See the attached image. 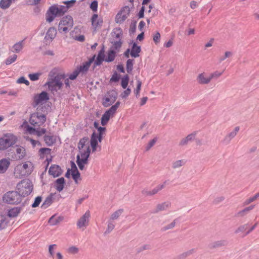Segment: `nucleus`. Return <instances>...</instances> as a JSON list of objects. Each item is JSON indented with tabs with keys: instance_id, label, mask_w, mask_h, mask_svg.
<instances>
[{
	"instance_id": "41",
	"label": "nucleus",
	"mask_w": 259,
	"mask_h": 259,
	"mask_svg": "<svg viewBox=\"0 0 259 259\" xmlns=\"http://www.w3.org/2000/svg\"><path fill=\"white\" fill-rule=\"evenodd\" d=\"M123 212V209H119L116 210L111 214L110 219L113 220L117 219Z\"/></svg>"
},
{
	"instance_id": "34",
	"label": "nucleus",
	"mask_w": 259,
	"mask_h": 259,
	"mask_svg": "<svg viewBox=\"0 0 259 259\" xmlns=\"http://www.w3.org/2000/svg\"><path fill=\"white\" fill-rule=\"evenodd\" d=\"M239 126H236L232 132H230L226 136L225 139L230 140L234 138L239 131Z\"/></svg>"
},
{
	"instance_id": "59",
	"label": "nucleus",
	"mask_w": 259,
	"mask_h": 259,
	"mask_svg": "<svg viewBox=\"0 0 259 259\" xmlns=\"http://www.w3.org/2000/svg\"><path fill=\"white\" fill-rule=\"evenodd\" d=\"M131 93V90L130 88L126 89L121 94V97L122 98H126Z\"/></svg>"
},
{
	"instance_id": "47",
	"label": "nucleus",
	"mask_w": 259,
	"mask_h": 259,
	"mask_svg": "<svg viewBox=\"0 0 259 259\" xmlns=\"http://www.w3.org/2000/svg\"><path fill=\"white\" fill-rule=\"evenodd\" d=\"M56 16L53 14L52 13L49 12V11H47L46 13V20L48 22H52L54 19L55 18Z\"/></svg>"
},
{
	"instance_id": "27",
	"label": "nucleus",
	"mask_w": 259,
	"mask_h": 259,
	"mask_svg": "<svg viewBox=\"0 0 259 259\" xmlns=\"http://www.w3.org/2000/svg\"><path fill=\"white\" fill-rule=\"evenodd\" d=\"M44 141L48 146H51L55 143L56 138L53 135H46L44 137Z\"/></svg>"
},
{
	"instance_id": "20",
	"label": "nucleus",
	"mask_w": 259,
	"mask_h": 259,
	"mask_svg": "<svg viewBox=\"0 0 259 259\" xmlns=\"http://www.w3.org/2000/svg\"><path fill=\"white\" fill-rule=\"evenodd\" d=\"M62 172L61 168L58 165H54L49 169V173L54 177L59 176Z\"/></svg>"
},
{
	"instance_id": "30",
	"label": "nucleus",
	"mask_w": 259,
	"mask_h": 259,
	"mask_svg": "<svg viewBox=\"0 0 259 259\" xmlns=\"http://www.w3.org/2000/svg\"><path fill=\"white\" fill-rule=\"evenodd\" d=\"M116 53L115 50L111 49L107 53V57L105 59V61H113L115 57Z\"/></svg>"
},
{
	"instance_id": "60",
	"label": "nucleus",
	"mask_w": 259,
	"mask_h": 259,
	"mask_svg": "<svg viewBox=\"0 0 259 259\" xmlns=\"http://www.w3.org/2000/svg\"><path fill=\"white\" fill-rule=\"evenodd\" d=\"M41 201V198L40 197H37L34 200V203L32 204V207H36L39 205Z\"/></svg>"
},
{
	"instance_id": "64",
	"label": "nucleus",
	"mask_w": 259,
	"mask_h": 259,
	"mask_svg": "<svg viewBox=\"0 0 259 259\" xmlns=\"http://www.w3.org/2000/svg\"><path fill=\"white\" fill-rule=\"evenodd\" d=\"M172 45H173V40L172 39H169L168 41L165 42L164 44V47L166 48H170V47H171L172 46Z\"/></svg>"
},
{
	"instance_id": "61",
	"label": "nucleus",
	"mask_w": 259,
	"mask_h": 259,
	"mask_svg": "<svg viewBox=\"0 0 259 259\" xmlns=\"http://www.w3.org/2000/svg\"><path fill=\"white\" fill-rule=\"evenodd\" d=\"M17 82L19 83H25L26 85L29 84V82L26 80L24 77H21L19 78Z\"/></svg>"
},
{
	"instance_id": "26",
	"label": "nucleus",
	"mask_w": 259,
	"mask_h": 259,
	"mask_svg": "<svg viewBox=\"0 0 259 259\" xmlns=\"http://www.w3.org/2000/svg\"><path fill=\"white\" fill-rule=\"evenodd\" d=\"M196 133L194 132L188 135L186 138L183 139L180 142V145H184L187 144L189 141L194 139Z\"/></svg>"
},
{
	"instance_id": "49",
	"label": "nucleus",
	"mask_w": 259,
	"mask_h": 259,
	"mask_svg": "<svg viewBox=\"0 0 259 259\" xmlns=\"http://www.w3.org/2000/svg\"><path fill=\"white\" fill-rule=\"evenodd\" d=\"M185 163V162L183 160H177L174 162L172 164V167L174 168H179Z\"/></svg>"
},
{
	"instance_id": "63",
	"label": "nucleus",
	"mask_w": 259,
	"mask_h": 259,
	"mask_svg": "<svg viewBox=\"0 0 259 259\" xmlns=\"http://www.w3.org/2000/svg\"><path fill=\"white\" fill-rule=\"evenodd\" d=\"M120 105L119 102H117L116 104L114 105H113L110 109L114 113L116 112V110L118 108L119 106Z\"/></svg>"
},
{
	"instance_id": "4",
	"label": "nucleus",
	"mask_w": 259,
	"mask_h": 259,
	"mask_svg": "<svg viewBox=\"0 0 259 259\" xmlns=\"http://www.w3.org/2000/svg\"><path fill=\"white\" fill-rule=\"evenodd\" d=\"M33 168V165L30 161H27L17 165L14 169V175L16 178H21L30 175Z\"/></svg>"
},
{
	"instance_id": "24",
	"label": "nucleus",
	"mask_w": 259,
	"mask_h": 259,
	"mask_svg": "<svg viewBox=\"0 0 259 259\" xmlns=\"http://www.w3.org/2000/svg\"><path fill=\"white\" fill-rule=\"evenodd\" d=\"M104 52L105 51L104 48H103L102 50L100 51L98 55L97 59L95 62V65L97 66L100 65L102 63V62L105 60L104 59Z\"/></svg>"
},
{
	"instance_id": "55",
	"label": "nucleus",
	"mask_w": 259,
	"mask_h": 259,
	"mask_svg": "<svg viewBox=\"0 0 259 259\" xmlns=\"http://www.w3.org/2000/svg\"><path fill=\"white\" fill-rule=\"evenodd\" d=\"M79 71L77 69L74 70L72 73L70 74L69 76V79L71 80L75 79L79 73Z\"/></svg>"
},
{
	"instance_id": "5",
	"label": "nucleus",
	"mask_w": 259,
	"mask_h": 259,
	"mask_svg": "<svg viewBox=\"0 0 259 259\" xmlns=\"http://www.w3.org/2000/svg\"><path fill=\"white\" fill-rule=\"evenodd\" d=\"M18 141L17 137L10 133L4 134L0 138V151H4L14 145Z\"/></svg>"
},
{
	"instance_id": "37",
	"label": "nucleus",
	"mask_w": 259,
	"mask_h": 259,
	"mask_svg": "<svg viewBox=\"0 0 259 259\" xmlns=\"http://www.w3.org/2000/svg\"><path fill=\"white\" fill-rule=\"evenodd\" d=\"M71 172L73 179L76 182L78 179L79 178L80 174L75 164L74 168H72Z\"/></svg>"
},
{
	"instance_id": "15",
	"label": "nucleus",
	"mask_w": 259,
	"mask_h": 259,
	"mask_svg": "<svg viewBox=\"0 0 259 259\" xmlns=\"http://www.w3.org/2000/svg\"><path fill=\"white\" fill-rule=\"evenodd\" d=\"M92 25L95 29L97 27H101L103 23L102 18L99 17L98 15L94 14L91 18Z\"/></svg>"
},
{
	"instance_id": "54",
	"label": "nucleus",
	"mask_w": 259,
	"mask_h": 259,
	"mask_svg": "<svg viewBox=\"0 0 259 259\" xmlns=\"http://www.w3.org/2000/svg\"><path fill=\"white\" fill-rule=\"evenodd\" d=\"M120 78V75L117 72H115L112 75L110 81V82H117L119 80Z\"/></svg>"
},
{
	"instance_id": "45",
	"label": "nucleus",
	"mask_w": 259,
	"mask_h": 259,
	"mask_svg": "<svg viewBox=\"0 0 259 259\" xmlns=\"http://www.w3.org/2000/svg\"><path fill=\"white\" fill-rule=\"evenodd\" d=\"M133 60L132 59H128L127 60L126 62V70L128 73H131L133 70Z\"/></svg>"
},
{
	"instance_id": "32",
	"label": "nucleus",
	"mask_w": 259,
	"mask_h": 259,
	"mask_svg": "<svg viewBox=\"0 0 259 259\" xmlns=\"http://www.w3.org/2000/svg\"><path fill=\"white\" fill-rule=\"evenodd\" d=\"M116 96H114L112 97L109 98V97H106L103 101V105L105 107H107L112 104L116 100Z\"/></svg>"
},
{
	"instance_id": "1",
	"label": "nucleus",
	"mask_w": 259,
	"mask_h": 259,
	"mask_svg": "<svg viewBox=\"0 0 259 259\" xmlns=\"http://www.w3.org/2000/svg\"><path fill=\"white\" fill-rule=\"evenodd\" d=\"M105 131L106 128H99V133L94 132L91 136L90 142L88 138H83L80 140L78 144L79 153L77 155L76 162L80 170H82L84 165L88 163L91 152L90 146H91L92 151L95 152L98 146V143L101 142Z\"/></svg>"
},
{
	"instance_id": "3",
	"label": "nucleus",
	"mask_w": 259,
	"mask_h": 259,
	"mask_svg": "<svg viewBox=\"0 0 259 259\" xmlns=\"http://www.w3.org/2000/svg\"><path fill=\"white\" fill-rule=\"evenodd\" d=\"M46 116L39 112H35L32 114L29 119L30 123L34 127L28 126L27 131L31 134H35L38 136H41L45 134L46 130L44 128H39L46 121Z\"/></svg>"
},
{
	"instance_id": "43",
	"label": "nucleus",
	"mask_w": 259,
	"mask_h": 259,
	"mask_svg": "<svg viewBox=\"0 0 259 259\" xmlns=\"http://www.w3.org/2000/svg\"><path fill=\"white\" fill-rule=\"evenodd\" d=\"M7 225L6 217L4 215L0 214V229L5 228Z\"/></svg>"
},
{
	"instance_id": "17",
	"label": "nucleus",
	"mask_w": 259,
	"mask_h": 259,
	"mask_svg": "<svg viewBox=\"0 0 259 259\" xmlns=\"http://www.w3.org/2000/svg\"><path fill=\"white\" fill-rule=\"evenodd\" d=\"M123 32L120 27H116L113 29L111 33L112 39L121 40Z\"/></svg>"
},
{
	"instance_id": "16",
	"label": "nucleus",
	"mask_w": 259,
	"mask_h": 259,
	"mask_svg": "<svg viewBox=\"0 0 259 259\" xmlns=\"http://www.w3.org/2000/svg\"><path fill=\"white\" fill-rule=\"evenodd\" d=\"M95 57L96 56L94 55L88 61L83 63L81 65H80L79 67L77 68L78 71H79V72L84 73L87 72L88 70L91 63H92L94 61Z\"/></svg>"
},
{
	"instance_id": "40",
	"label": "nucleus",
	"mask_w": 259,
	"mask_h": 259,
	"mask_svg": "<svg viewBox=\"0 0 259 259\" xmlns=\"http://www.w3.org/2000/svg\"><path fill=\"white\" fill-rule=\"evenodd\" d=\"M13 0H1L0 2L1 8L5 9L9 8Z\"/></svg>"
},
{
	"instance_id": "44",
	"label": "nucleus",
	"mask_w": 259,
	"mask_h": 259,
	"mask_svg": "<svg viewBox=\"0 0 259 259\" xmlns=\"http://www.w3.org/2000/svg\"><path fill=\"white\" fill-rule=\"evenodd\" d=\"M17 58V56L15 54H13L12 56L8 57L5 61V63L6 65H10L13 62H14Z\"/></svg>"
},
{
	"instance_id": "38",
	"label": "nucleus",
	"mask_w": 259,
	"mask_h": 259,
	"mask_svg": "<svg viewBox=\"0 0 259 259\" xmlns=\"http://www.w3.org/2000/svg\"><path fill=\"white\" fill-rule=\"evenodd\" d=\"M129 77L127 75H124L121 79V85L123 89H126L128 85Z\"/></svg>"
},
{
	"instance_id": "39",
	"label": "nucleus",
	"mask_w": 259,
	"mask_h": 259,
	"mask_svg": "<svg viewBox=\"0 0 259 259\" xmlns=\"http://www.w3.org/2000/svg\"><path fill=\"white\" fill-rule=\"evenodd\" d=\"M57 245L56 244H51L49 246V253L50 256L55 258V251L57 249Z\"/></svg>"
},
{
	"instance_id": "2",
	"label": "nucleus",
	"mask_w": 259,
	"mask_h": 259,
	"mask_svg": "<svg viewBox=\"0 0 259 259\" xmlns=\"http://www.w3.org/2000/svg\"><path fill=\"white\" fill-rule=\"evenodd\" d=\"M65 77V74L61 72L59 68H53L49 72L48 81L45 86L48 87L49 90L52 93L57 92L62 88V81Z\"/></svg>"
},
{
	"instance_id": "52",
	"label": "nucleus",
	"mask_w": 259,
	"mask_h": 259,
	"mask_svg": "<svg viewBox=\"0 0 259 259\" xmlns=\"http://www.w3.org/2000/svg\"><path fill=\"white\" fill-rule=\"evenodd\" d=\"M78 248L74 246H72L68 248L67 251L69 253L76 254L78 252Z\"/></svg>"
},
{
	"instance_id": "62",
	"label": "nucleus",
	"mask_w": 259,
	"mask_h": 259,
	"mask_svg": "<svg viewBox=\"0 0 259 259\" xmlns=\"http://www.w3.org/2000/svg\"><path fill=\"white\" fill-rule=\"evenodd\" d=\"M247 228V225H244L240 226L236 231L235 233H238L240 232H244Z\"/></svg>"
},
{
	"instance_id": "9",
	"label": "nucleus",
	"mask_w": 259,
	"mask_h": 259,
	"mask_svg": "<svg viewBox=\"0 0 259 259\" xmlns=\"http://www.w3.org/2000/svg\"><path fill=\"white\" fill-rule=\"evenodd\" d=\"M75 0H71L70 1H67L64 2L65 4L67 5V7L52 6H51L48 11L52 13L53 14L57 16V15H61L63 14L67 10V8L70 7L72 4L75 3Z\"/></svg>"
},
{
	"instance_id": "18",
	"label": "nucleus",
	"mask_w": 259,
	"mask_h": 259,
	"mask_svg": "<svg viewBox=\"0 0 259 259\" xmlns=\"http://www.w3.org/2000/svg\"><path fill=\"white\" fill-rule=\"evenodd\" d=\"M115 113L110 109L106 111L103 115L101 118V123L103 125H105L109 120L110 117L113 116Z\"/></svg>"
},
{
	"instance_id": "23",
	"label": "nucleus",
	"mask_w": 259,
	"mask_h": 259,
	"mask_svg": "<svg viewBox=\"0 0 259 259\" xmlns=\"http://www.w3.org/2000/svg\"><path fill=\"white\" fill-rule=\"evenodd\" d=\"M140 51L141 47L138 46L136 43H134L131 49L130 55L133 57H138L139 56Z\"/></svg>"
},
{
	"instance_id": "50",
	"label": "nucleus",
	"mask_w": 259,
	"mask_h": 259,
	"mask_svg": "<svg viewBox=\"0 0 259 259\" xmlns=\"http://www.w3.org/2000/svg\"><path fill=\"white\" fill-rule=\"evenodd\" d=\"M40 75L41 73H39L30 74H29V77L31 80L35 81L39 79V77L40 76Z\"/></svg>"
},
{
	"instance_id": "51",
	"label": "nucleus",
	"mask_w": 259,
	"mask_h": 259,
	"mask_svg": "<svg viewBox=\"0 0 259 259\" xmlns=\"http://www.w3.org/2000/svg\"><path fill=\"white\" fill-rule=\"evenodd\" d=\"M157 138H155L153 139L150 141L145 148L146 150L147 151L149 150L155 144L156 142L157 141Z\"/></svg>"
},
{
	"instance_id": "11",
	"label": "nucleus",
	"mask_w": 259,
	"mask_h": 259,
	"mask_svg": "<svg viewBox=\"0 0 259 259\" xmlns=\"http://www.w3.org/2000/svg\"><path fill=\"white\" fill-rule=\"evenodd\" d=\"M90 217V211H87L77 221L76 224L77 228L84 230L89 225Z\"/></svg>"
},
{
	"instance_id": "22",
	"label": "nucleus",
	"mask_w": 259,
	"mask_h": 259,
	"mask_svg": "<svg viewBox=\"0 0 259 259\" xmlns=\"http://www.w3.org/2000/svg\"><path fill=\"white\" fill-rule=\"evenodd\" d=\"M51 150L48 148L40 149L39 150V155L40 158H46V160H48L49 157H50L51 155Z\"/></svg>"
},
{
	"instance_id": "29",
	"label": "nucleus",
	"mask_w": 259,
	"mask_h": 259,
	"mask_svg": "<svg viewBox=\"0 0 259 259\" xmlns=\"http://www.w3.org/2000/svg\"><path fill=\"white\" fill-rule=\"evenodd\" d=\"M111 44H112V46L111 49L115 51H118L122 46V41L121 40H116L114 39H112Z\"/></svg>"
},
{
	"instance_id": "8",
	"label": "nucleus",
	"mask_w": 259,
	"mask_h": 259,
	"mask_svg": "<svg viewBox=\"0 0 259 259\" xmlns=\"http://www.w3.org/2000/svg\"><path fill=\"white\" fill-rule=\"evenodd\" d=\"M3 200L4 202L12 204H18L21 201V197L16 191H9L6 193L3 197Z\"/></svg>"
},
{
	"instance_id": "25",
	"label": "nucleus",
	"mask_w": 259,
	"mask_h": 259,
	"mask_svg": "<svg viewBox=\"0 0 259 259\" xmlns=\"http://www.w3.org/2000/svg\"><path fill=\"white\" fill-rule=\"evenodd\" d=\"M21 210L20 207H14L9 210L8 215L11 218L16 217L20 213Z\"/></svg>"
},
{
	"instance_id": "56",
	"label": "nucleus",
	"mask_w": 259,
	"mask_h": 259,
	"mask_svg": "<svg viewBox=\"0 0 259 259\" xmlns=\"http://www.w3.org/2000/svg\"><path fill=\"white\" fill-rule=\"evenodd\" d=\"M53 196L52 194H51L48 196L44 203V205H50L51 204H52L53 202Z\"/></svg>"
},
{
	"instance_id": "46",
	"label": "nucleus",
	"mask_w": 259,
	"mask_h": 259,
	"mask_svg": "<svg viewBox=\"0 0 259 259\" xmlns=\"http://www.w3.org/2000/svg\"><path fill=\"white\" fill-rule=\"evenodd\" d=\"M137 85L136 89L134 90V93L136 96L137 97H139L140 92L141 90V88L142 85V82L140 80H138L137 81Z\"/></svg>"
},
{
	"instance_id": "58",
	"label": "nucleus",
	"mask_w": 259,
	"mask_h": 259,
	"mask_svg": "<svg viewBox=\"0 0 259 259\" xmlns=\"http://www.w3.org/2000/svg\"><path fill=\"white\" fill-rule=\"evenodd\" d=\"M233 54L230 51H227L225 53L224 56L220 58V61H223L227 58H229L232 56Z\"/></svg>"
},
{
	"instance_id": "42",
	"label": "nucleus",
	"mask_w": 259,
	"mask_h": 259,
	"mask_svg": "<svg viewBox=\"0 0 259 259\" xmlns=\"http://www.w3.org/2000/svg\"><path fill=\"white\" fill-rule=\"evenodd\" d=\"M161 35L159 32H155L153 35V40L155 45H158L160 41Z\"/></svg>"
},
{
	"instance_id": "35",
	"label": "nucleus",
	"mask_w": 259,
	"mask_h": 259,
	"mask_svg": "<svg viewBox=\"0 0 259 259\" xmlns=\"http://www.w3.org/2000/svg\"><path fill=\"white\" fill-rule=\"evenodd\" d=\"M61 221V218H55V216H52L50 218L49 220V223L51 226H55L59 223Z\"/></svg>"
},
{
	"instance_id": "10",
	"label": "nucleus",
	"mask_w": 259,
	"mask_h": 259,
	"mask_svg": "<svg viewBox=\"0 0 259 259\" xmlns=\"http://www.w3.org/2000/svg\"><path fill=\"white\" fill-rule=\"evenodd\" d=\"M130 9L128 6L123 7L117 13L115 17V22L117 23H123L129 16Z\"/></svg>"
},
{
	"instance_id": "13",
	"label": "nucleus",
	"mask_w": 259,
	"mask_h": 259,
	"mask_svg": "<svg viewBox=\"0 0 259 259\" xmlns=\"http://www.w3.org/2000/svg\"><path fill=\"white\" fill-rule=\"evenodd\" d=\"M196 81L198 84L203 85L209 84L211 80L209 74L202 72L197 75Z\"/></svg>"
},
{
	"instance_id": "12",
	"label": "nucleus",
	"mask_w": 259,
	"mask_h": 259,
	"mask_svg": "<svg viewBox=\"0 0 259 259\" xmlns=\"http://www.w3.org/2000/svg\"><path fill=\"white\" fill-rule=\"evenodd\" d=\"M49 99V97L48 93L46 92H42L40 94L34 96L33 105L34 107L41 105L46 103Z\"/></svg>"
},
{
	"instance_id": "6",
	"label": "nucleus",
	"mask_w": 259,
	"mask_h": 259,
	"mask_svg": "<svg viewBox=\"0 0 259 259\" xmlns=\"http://www.w3.org/2000/svg\"><path fill=\"white\" fill-rule=\"evenodd\" d=\"M17 192L20 196L29 195L33 190L32 182L28 179L23 180L17 185Z\"/></svg>"
},
{
	"instance_id": "48",
	"label": "nucleus",
	"mask_w": 259,
	"mask_h": 259,
	"mask_svg": "<svg viewBox=\"0 0 259 259\" xmlns=\"http://www.w3.org/2000/svg\"><path fill=\"white\" fill-rule=\"evenodd\" d=\"M258 197H259V192L256 193V194H255L253 196L247 199L245 202V204L247 205V204L251 203L252 202L256 200Z\"/></svg>"
},
{
	"instance_id": "21",
	"label": "nucleus",
	"mask_w": 259,
	"mask_h": 259,
	"mask_svg": "<svg viewBox=\"0 0 259 259\" xmlns=\"http://www.w3.org/2000/svg\"><path fill=\"white\" fill-rule=\"evenodd\" d=\"M165 186V183L156 186L155 188L150 191H143V194L145 195H153L156 194L158 191L162 189Z\"/></svg>"
},
{
	"instance_id": "36",
	"label": "nucleus",
	"mask_w": 259,
	"mask_h": 259,
	"mask_svg": "<svg viewBox=\"0 0 259 259\" xmlns=\"http://www.w3.org/2000/svg\"><path fill=\"white\" fill-rule=\"evenodd\" d=\"M23 41H20L15 44L12 48V51L15 53H19L23 48Z\"/></svg>"
},
{
	"instance_id": "28",
	"label": "nucleus",
	"mask_w": 259,
	"mask_h": 259,
	"mask_svg": "<svg viewBox=\"0 0 259 259\" xmlns=\"http://www.w3.org/2000/svg\"><path fill=\"white\" fill-rule=\"evenodd\" d=\"M64 182L65 181L63 178L58 179L56 180L55 188L57 191L60 192L63 189Z\"/></svg>"
},
{
	"instance_id": "31",
	"label": "nucleus",
	"mask_w": 259,
	"mask_h": 259,
	"mask_svg": "<svg viewBox=\"0 0 259 259\" xmlns=\"http://www.w3.org/2000/svg\"><path fill=\"white\" fill-rule=\"evenodd\" d=\"M16 152L19 158H23L26 154L25 149L22 146H17Z\"/></svg>"
},
{
	"instance_id": "14",
	"label": "nucleus",
	"mask_w": 259,
	"mask_h": 259,
	"mask_svg": "<svg viewBox=\"0 0 259 259\" xmlns=\"http://www.w3.org/2000/svg\"><path fill=\"white\" fill-rule=\"evenodd\" d=\"M57 34V30L54 27L50 28L45 36V39L46 41L50 42L56 37Z\"/></svg>"
},
{
	"instance_id": "33",
	"label": "nucleus",
	"mask_w": 259,
	"mask_h": 259,
	"mask_svg": "<svg viewBox=\"0 0 259 259\" xmlns=\"http://www.w3.org/2000/svg\"><path fill=\"white\" fill-rule=\"evenodd\" d=\"M170 206V203L168 202H165L158 204L156 207L157 211H162L166 210Z\"/></svg>"
},
{
	"instance_id": "53",
	"label": "nucleus",
	"mask_w": 259,
	"mask_h": 259,
	"mask_svg": "<svg viewBox=\"0 0 259 259\" xmlns=\"http://www.w3.org/2000/svg\"><path fill=\"white\" fill-rule=\"evenodd\" d=\"M222 72H219L218 71H215L213 72V73H211L210 74V76L211 78V80H212L213 78H217L221 76L222 74Z\"/></svg>"
},
{
	"instance_id": "57",
	"label": "nucleus",
	"mask_w": 259,
	"mask_h": 259,
	"mask_svg": "<svg viewBox=\"0 0 259 259\" xmlns=\"http://www.w3.org/2000/svg\"><path fill=\"white\" fill-rule=\"evenodd\" d=\"M98 6V2L96 1H94L91 3L90 5V8L93 10V12H96L97 11Z\"/></svg>"
},
{
	"instance_id": "7",
	"label": "nucleus",
	"mask_w": 259,
	"mask_h": 259,
	"mask_svg": "<svg viewBox=\"0 0 259 259\" xmlns=\"http://www.w3.org/2000/svg\"><path fill=\"white\" fill-rule=\"evenodd\" d=\"M73 20L70 16L63 17L58 25V31L60 33H66L73 27Z\"/></svg>"
},
{
	"instance_id": "19",
	"label": "nucleus",
	"mask_w": 259,
	"mask_h": 259,
	"mask_svg": "<svg viewBox=\"0 0 259 259\" xmlns=\"http://www.w3.org/2000/svg\"><path fill=\"white\" fill-rule=\"evenodd\" d=\"M10 164L9 159L4 158L0 160V173L3 174L6 171Z\"/></svg>"
}]
</instances>
